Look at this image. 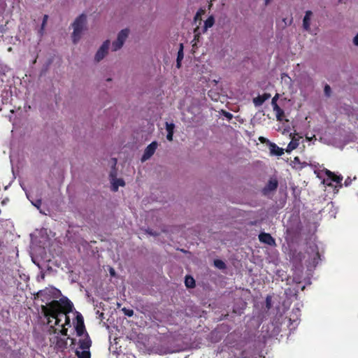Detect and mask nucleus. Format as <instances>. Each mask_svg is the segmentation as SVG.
Here are the masks:
<instances>
[{
    "label": "nucleus",
    "mask_w": 358,
    "mask_h": 358,
    "mask_svg": "<svg viewBox=\"0 0 358 358\" xmlns=\"http://www.w3.org/2000/svg\"><path fill=\"white\" fill-rule=\"evenodd\" d=\"M157 145L158 144L156 141H153L150 145H148L144 151L141 161L145 162L150 159L155 152V150L157 148Z\"/></svg>",
    "instance_id": "39448f33"
},
{
    "label": "nucleus",
    "mask_w": 358,
    "mask_h": 358,
    "mask_svg": "<svg viewBox=\"0 0 358 358\" xmlns=\"http://www.w3.org/2000/svg\"><path fill=\"white\" fill-rule=\"evenodd\" d=\"M62 329L61 330V334L64 336L67 335V331H68L67 329L64 328V325H62Z\"/></svg>",
    "instance_id": "72a5a7b5"
},
{
    "label": "nucleus",
    "mask_w": 358,
    "mask_h": 358,
    "mask_svg": "<svg viewBox=\"0 0 358 358\" xmlns=\"http://www.w3.org/2000/svg\"><path fill=\"white\" fill-rule=\"evenodd\" d=\"M222 115L229 120L233 118V115L231 113H230L229 112L222 110Z\"/></svg>",
    "instance_id": "7c9ffc66"
},
{
    "label": "nucleus",
    "mask_w": 358,
    "mask_h": 358,
    "mask_svg": "<svg viewBox=\"0 0 358 358\" xmlns=\"http://www.w3.org/2000/svg\"><path fill=\"white\" fill-rule=\"evenodd\" d=\"M259 240L260 242L267 244L271 246L276 245L275 240L268 233L262 232L259 235Z\"/></svg>",
    "instance_id": "6e6552de"
},
{
    "label": "nucleus",
    "mask_w": 358,
    "mask_h": 358,
    "mask_svg": "<svg viewBox=\"0 0 358 358\" xmlns=\"http://www.w3.org/2000/svg\"><path fill=\"white\" fill-rule=\"evenodd\" d=\"M129 31L128 29H122L117 35V40L118 41H121L124 44L125 40L128 37Z\"/></svg>",
    "instance_id": "a211bd4d"
},
{
    "label": "nucleus",
    "mask_w": 358,
    "mask_h": 358,
    "mask_svg": "<svg viewBox=\"0 0 358 358\" xmlns=\"http://www.w3.org/2000/svg\"><path fill=\"white\" fill-rule=\"evenodd\" d=\"M199 15V13H197L196 15V18Z\"/></svg>",
    "instance_id": "a19ab883"
},
{
    "label": "nucleus",
    "mask_w": 358,
    "mask_h": 358,
    "mask_svg": "<svg viewBox=\"0 0 358 358\" xmlns=\"http://www.w3.org/2000/svg\"><path fill=\"white\" fill-rule=\"evenodd\" d=\"M87 17L85 14L80 15L73 22L72 26L73 31L72 34V40L74 43H76L81 37V34L86 24Z\"/></svg>",
    "instance_id": "f03ea898"
},
{
    "label": "nucleus",
    "mask_w": 358,
    "mask_h": 358,
    "mask_svg": "<svg viewBox=\"0 0 358 358\" xmlns=\"http://www.w3.org/2000/svg\"><path fill=\"white\" fill-rule=\"evenodd\" d=\"M76 355L78 358H90L91 357V354H90V350L79 351L77 350H76Z\"/></svg>",
    "instance_id": "6ab92c4d"
},
{
    "label": "nucleus",
    "mask_w": 358,
    "mask_h": 358,
    "mask_svg": "<svg viewBox=\"0 0 358 358\" xmlns=\"http://www.w3.org/2000/svg\"><path fill=\"white\" fill-rule=\"evenodd\" d=\"M32 204L36 207L38 209L40 208L41 206V203H42V201H41V199H36V201H31Z\"/></svg>",
    "instance_id": "c756f323"
},
{
    "label": "nucleus",
    "mask_w": 358,
    "mask_h": 358,
    "mask_svg": "<svg viewBox=\"0 0 358 358\" xmlns=\"http://www.w3.org/2000/svg\"><path fill=\"white\" fill-rule=\"evenodd\" d=\"M75 329L78 336H81L87 333L85 329L83 317L79 312H76Z\"/></svg>",
    "instance_id": "20e7f679"
},
{
    "label": "nucleus",
    "mask_w": 358,
    "mask_h": 358,
    "mask_svg": "<svg viewBox=\"0 0 358 358\" xmlns=\"http://www.w3.org/2000/svg\"><path fill=\"white\" fill-rule=\"evenodd\" d=\"M273 111L275 113V116L278 120L281 121L285 116L284 110L279 106H274L273 107Z\"/></svg>",
    "instance_id": "f3484780"
},
{
    "label": "nucleus",
    "mask_w": 358,
    "mask_h": 358,
    "mask_svg": "<svg viewBox=\"0 0 358 358\" xmlns=\"http://www.w3.org/2000/svg\"><path fill=\"white\" fill-rule=\"evenodd\" d=\"M122 310L124 313V315L128 317H131L134 315V310L132 309H127L126 308H123Z\"/></svg>",
    "instance_id": "bb28decb"
},
{
    "label": "nucleus",
    "mask_w": 358,
    "mask_h": 358,
    "mask_svg": "<svg viewBox=\"0 0 358 358\" xmlns=\"http://www.w3.org/2000/svg\"><path fill=\"white\" fill-rule=\"evenodd\" d=\"M185 283L187 287L193 288L195 287V280L191 276H187L185 278Z\"/></svg>",
    "instance_id": "4be33fe9"
},
{
    "label": "nucleus",
    "mask_w": 358,
    "mask_h": 358,
    "mask_svg": "<svg viewBox=\"0 0 358 358\" xmlns=\"http://www.w3.org/2000/svg\"><path fill=\"white\" fill-rule=\"evenodd\" d=\"M351 182H352V179L350 177H348L344 182V185H345V186L348 187L351 184Z\"/></svg>",
    "instance_id": "2f4dec72"
},
{
    "label": "nucleus",
    "mask_w": 358,
    "mask_h": 358,
    "mask_svg": "<svg viewBox=\"0 0 358 358\" xmlns=\"http://www.w3.org/2000/svg\"><path fill=\"white\" fill-rule=\"evenodd\" d=\"M353 43L355 45H358V34L354 38Z\"/></svg>",
    "instance_id": "f704fd0d"
},
{
    "label": "nucleus",
    "mask_w": 358,
    "mask_h": 358,
    "mask_svg": "<svg viewBox=\"0 0 358 358\" xmlns=\"http://www.w3.org/2000/svg\"><path fill=\"white\" fill-rule=\"evenodd\" d=\"M57 292H59V290L56 288H45L38 291L36 296L37 298H41V301L46 303L45 306H47L50 303H48L50 300L56 297L55 294Z\"/></svg>",
    "instance_id": "7ed1b4c3"
},
{
    "label": "nucleus",
    "mask_w": 358,
    "mask_h": 358,
    "mask_svg": "<svg viewBox=\"0 0 358 358\" xmlns=\"http://www.w3.org/2000/svg\"><path fill=\"white\" fill-rule=\"evenodd\" d=\"M313 15V13L312 11L310 10H307L306 12V15L303 17V27L305 30L306 31H308L310 30V17L312 16Z\"/></svg>",
    "instance_id": "4468645a"
},
{
    "label": "nucleus",
    "mask_w": 358,
    "mask_h": 358,
    "mask_svg": "<svg viewBox=\"0 0 358 358\" xmlns=\"http://www.w3.org/2000/svg\"><path fill=\"white\" fill-rule=\"evenodd\" d=\"M48 20V15H44L43 18V22H42L41 27V29H40V33L41 34H43V30H44L45 26V24L47 23Z\"/></svg>",
    "instance_id": "393cba45"
},
{
    "label": "nucleus",
    "mask_w": 358,
    "mask_h": 358,
    "mask_svg": "<svg viewBox=\"0 0 358 358\" xmlns=\"http://www.w3.org/2000/svg\"><path fill=\"white\" fill-rule=\"evenodd\" d=\"M174 128H175L174 124L166 122V129L167 133H169V132L173 133Z\"/></svg>",
    "instance_id": "a878e982"
},
{
    "label": "nucleus",
    "mask_w": 358,
    "mask_h": 358,
    "mask_svg": "<svg viewBox=\"0 0 358 358\" xmlns=\"http://www.w3.org/2000/svg\"><path fill=\"white\" fill-rule=\"evenodd\" d=\"M278 182L276 179H270L266 185L263 188L264 194H267L270 192L274 191L278 188Z\"/></svg>",
    "instance_id": "9d476101"
},
{
    "label": "nucleus",
    "mask_w": 358,
    "mask_h": 358,
    "mask_svg": "<svg viewBox=\"0 0 358 358\" xmlns=\"http://www.w3.org/2000/svg\"><path fill=\"white\" fill-rule=\"evenodd\" d=\"M214 265L220 269H224L226 268L224 262L220 259L215 260Z\"/></svg>",
    "instance_id": "b1692460"
},
{
    "label": "nucleus",
    "mask_w": 358,
    "mask_h": 358,
    "mask_svg": "<svg viewBox=\"0 0 358 358\" xmlns=\"http://www.w3.org/2000/svg\"><path fill=\"white\" fill-rule=\"evenodd\" d=\"M269 150L271 155L281 156L284 154L283 149L279 148L275 143L269 142Z\"/></svg>",
    "instance_id": "9b49d317"
},
{
    "label": "nucleus",
    "mask_w": 358,
    "mask_h": 358,
    "mask_svg": "<svg viewBox=\"0 0 358 358\" xmlns=\"http://www.w3.org/2000/svg\"><path fill=\"white\" fill-rule=\"evenodd\" d=\"M110 45V41L106 40L103 42L102 45L100 47V48L98 50L95 55V60L96 62H100L101 59L104 58V57L108 53V50L109 48Z\"/></svg>",
    "instance_id": "423d86ee"
},
{
    "label": "nucleus",
    "mask_w": 358,
    "mask_h": 358,
    "mask_svg": "<svg viewBox=\"0 0 358 358\" xmlns=\"http://www.w3.org/2000/svg\"><path fill=\"white\" fill-rule=\"evenodd\" d=\"M259 140L262 142V143H265L266 141H268L266 138H265L264 137H259Z\"/></svg>",
    "instance_id": "c9c22d12"
},
{
    "label": "nucleus",
    "mask_w": 358,
    "mask_h": 358,
    "mask_svg": "<svg viewBox=\"0 0 358 358\" xmlns=\"http://www.w3.org/2000/svg\"><path fill=\"white\" fill-rule=\"evenodd\" d=\"M308 250H310L313 253V256H310L311 258V264L313 266H316L319 262L321 260L320 255L318 250V248L316 245H310L308 248ZM309 253L310 252L308 251Z\"/></svg>",
    "instance_id": "0eeeda50"
},
{
    "label": "nucleus",
    "mask_w": 358,
    "mask_h": 358,
    "mask_svg": "<svg viewBox=\"0 0 358 358\" xmlns=\"http://www.w3.org/2000/svg\"><path fill=\"white\" fill-rule=\"evenodd\" d=\"M184 53H183V45L182 43L180 44V49L178 52L177 59H176V66L177 68H180L181 62L183 59Z\"/></svg>",
    "instance_id": "dca6fc26"
},
{
    "label": "nucleus",
    "mask_w": 358,
    "mask_h": 358,
    "mask_svg": "<svg viewBox=\"0 0 358 358\" xmlns=\"http://www.w3.org/2000/svg\"><path fill=\"white\" fill-rule=\"evenodd\" d=\"M123 45V43H121V41H118L117 39L115 41H114L112 44V50L113 51H117V50L120 49Z\"/></svg>",
    "instance_id": "5701e85b"
},
{
    "label": "nucleus",
    "mask_w": 358,
    "mask_h": 358,
    "mask_svg": "<svg viewBox=\"0 0 358 358\" xmlns=\"http://www.w3.org/2000/svg\"><path fill=\"white\" fill-rule=\"evenodd\" d=\"M294 160H295L296 162H298V161H299V157H296L294 158Z\"/></svg>",
    "instance_id": "ea45409f"
},
{
    "label": "nucleus",
    "mask_w": 358,
    "mask_h": 358,
    "mask_svg": "<svg viewBox=\"0 0 358 358\" xmlns=\"http://www.w3.org/2000/svg\"><path fill=\"white\" fill-rule=\"evenodd\" d=\"M125 185V182L122 178H114L112 181L111 190L113 192H117L118 190L119 186L124 187Z\"/></svg>",
    "instance_id": "2eb2a0df"
},
{
    "label": "nucleus",
    "mask_w": 358,
    "mask_h": 358,
    "mask_svg": "<svg viewBox=\"0 0 358 358\" xmlns=\"http://www.w3.org/2000/svg\"><path fill=\"white\" fill-rule=\"evenodd\" d=\"M279 98V94H276L272 99V101H271V104H272V106L274 107V106H278V103H277V101Z\"/></svg>",
    "instance_id": "cd10ccee"
},
{
    "label": "nucleus",
    "mask_w": 358,
    "mask_h": 358,
    "mask_svg": "<svg viewBox=\"0 0 358 358\" xmlns=\"http://www.w3.org/2000/svg\"><path fill=\"white\" fill-rule=\"evenodd\" d=\"M215 23V19L211 15L207 18V20L204 22V29L207 30L208 28H210L213 26Z\"/></svg>",
    "instance_id": "aec40b11"
},
{
    "label": "nucleus",
    "mask_w": 358,
    "mask_h": 358,
    "mask_svg": "<svg viewBox=\"0 0 358 358\" xmlns=\"http://www.w3.org/2000/svg\"><path fill=\"white\" fill-rule=\"evenodd\" d=\"M324 92L325 93V94L327 96H330V94H331V87L329 85H326L324 86Z\"/></svg>",
    "instance_id": "c85d7f7f"
},
{
    "label": "nucleus",
    "mask_w": 358,
    "mask_h": 358,
    "mask_svg": "<svg viewBox=\"0 0 358 358\" xmlns=\"http://www.w3.org/2000/svg\"><path fill=\"white\" fill-rule=\"evenodd\" d=\"M173 133L169 132L166 135V138L168 141H171L173 140Z\"/></svg>",
    "instance_id": "473e14b6"
},
{
    "label": "nucleus",
    "mask_w": 358,
    "mask_h": 358,
    "mask_svg": "<svg viewBox=\"0 0 358 358\" xmlns=\"http://www.w3.org/2000/svg\"><path fill=\"white\" fill-rule=\"evenodd\" d=\"M8 199L3 200V201H1V204H2V205L6 204V201H8Z\"/></svg>",
    "instance_id": "4c0bfd02"
},
{
    "label": "nucleus",
    "mask_w": 358,
    "mask_h": 358,
    "mask_svg": "<svg viewBox=\"0 0 358 358\" xmlns=\"http://www.w3.org/2000/svg\"><path fill=\"white\" fill-rule=\"evenodd\" d=\"M272 0H265V2H266V4H268L270 1H271Z\"/></svg>",
    "instance_id": "58836bf2"
},
{
    "label": "nucleus",
    "mask_w": 358,
    "mask_h": 358,
    "mask_svg": "<svg viewBox=\"0 0 358 358\" xmlns=\"http://www.w3.org/2000/svg\"><path fill=\"white\" fill-rule=\"evenodd\" d=\"M110 273L111 275H115V271H114V270L113 268L110 269Z\"/></svg>",
    "instance_id": "e433bc0d"
},
{
    "label": "nucleus",
    "mask_w": 358,
    "mask_h": 358,
    "mask_svg": "<svg viewBox=\"0 0 358 358\" xmlns=\"http://www.w3.org/2000/svg\"><path fill=\"white\" fill-rule=\"evenodd\" d=\"M271 96L270 94L264 93L262 95H259L253 99V103L256 106L262 105Z\"/></svg>",
    "instance_id": "ddd939ff"
},
{
    "label": "nucleus",
    "mask_w": 358,
    "mask_h": 358,
    "mask_svg": "<svg viewBox=\"0 0 358 358\" xmlns=\"http://www.w3.org/2000/svg\"><path fill=\"white\" fill-rule=\"evenodd\" d=\"M73 308V303L67 297H62L59 301H51L47 306H41V310L45 317L48 319V323L52 317L55 320V325H59L61 321L59 316H64V324L70 325V318L67 314L72 312Z\"/></svg>",
    "instance_id": "f257e3e1"
},
{
    "label": "nucleus",
    "mask_w": 358,
    "mask_h": 358,
    "mask_svg": "<svg viewBox=\"0 0 358 358\" xmlns=\"http://www.w3.org/2000/svg\"><path fill=\"white\" fill-rule=\"evenodd\" d=\"M299 145V143L297 140H292L288 144L286 151L287 152H289L292 151L293 150H295Z\"/></svg>",
    "instance_id": "412c9836"
},
{
    "label": "nucleus",
    "mask_w": 358,
    "mask_h": 358,
    "mask_svg": "<svg viewBox=\"0 0 358 358\" xmlns=\"http://www.w3.org/2000/svg\"><path fill=\"white\" fill-rule=\"evenodd\" d=\"M325 174L327 176V179H329L330 180L335 182L336 183L340 184V187L342 186L341 181L343 180V177L341 176H337L334 172H331L329 170H326Z\"/></svg>",
    "instance_id": "f8f14e48"
},
{
    "label": "nucleus",
    "mask_w": 358,
    "mask_h": 358,
    "mask_svg": "<svg viewBox=\"0 0 358 358\" xmlns=\"http://www.w3.org/2000/svg\"><path fill=\"white\" fill-rule=\"evenodd\" d=\"M79 348L83 350H90V348L92 345V341L90 338V336L87 333L85 334L83 338L80 339L79 342Z\"/></svg>",
    "instance_id": "1a4fd4ad"
}]
</instances>
